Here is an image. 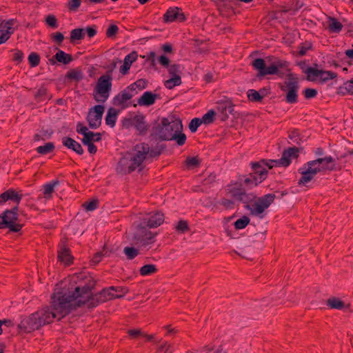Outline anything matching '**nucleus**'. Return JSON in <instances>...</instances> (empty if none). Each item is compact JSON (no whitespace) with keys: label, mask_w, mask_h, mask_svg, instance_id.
<instances>
[{"label":"nucleus","mask_w":353,"mask_h":353,"mask_svg":"<svg viewBox=\"0 0 353 353\" xmlns=\"http://www.w3.org/2000/svg\"><path fill=\"white\" fill-rule=\"evenodd\" d=\"M135 95L129 86L116 95L113 99V104L116 106H123L128 101Z\"/></svg>","instance_id":"obj_18"},{"label":"nucleus","mask_w":353,"mask_h":353,"mask_svg":"<svg viewBox=\"0 0 353 353\" xmlns=\"http://www.w3.org/2000/svg\"><path fill=\"white\" fill-rule=\"evenodd\" d=\"M299 153V150L296 147L289 148L283 152L281 159L278 160H269L267 165L269 169L272 168L274 166L288 167L291 163L292 159L298 158Z\"/></svg>","instance_id":"obj_12"},{"label":"nucleus","mask_w":353,"mask_h":353,"mask_svg":"<svg viewBox=\"0 0 353 353\" xmlns=\"http://www.w3.org/2000/svg\"><path fill=\"white\" fill-rule=\"evenodd\" d=\"M68 290L55 292L52 296V306L45 307L23 319L19 325L21 330L26 332L37 330L50 323L53 319L61 320L70 313L73 306Z\"/></svg>","instance_id":"obj_1"},{"label":"nucleus","mask_w":353,"mask_h":353,"mask_svg":"<svg viewBox=\"0 0 353 353\" xmlns=\"http://www.w3.org/2000/svg\"><path fill=\"white\" fill-rule=\"evenodd\" d=\"M327 305L332 309L342 310L345 307V303L336 297H331L327 300Z\"/></svg>","instance_id":"obj_33"},{"label":"nucleus","mask_w":353,"mask_h":353,"mask_svg":"<svg viewBox=\"0 0 353 353\" xmlns=\"http://www.w3.org/2000/svg\"><path fill=\"white\" fill-rule=\"evenodd\" d=\"M9 21L0 23V44L5 43L13 33Z\"/></svg>","instance_id":"obj_25"},{"label":"nucleus","mask_w":353,"mask_h":353,"mask_svg":"<svg viewBox=\"0 0 353 353\" xmlns=\"http://www.w3.org/2000/svg\"><path fill=\"white\" fill-rule=\"evenodd\" d=\"M163 19L165 22H172L176 20L183 21L185 20V17L181 10L175 7L170 8L164 14Z\"/></svg>","instance_id":"obj_19"},{"label":"nucleus","mask_w":353,"mask_h":353,"mask_svg":"<svg viewBox=\"0 0 353 353\" xmlns=\"http://www.w3.org/2000/svg\"><path fill=\"white\" fill-rule=\"evenodd\" d=\"M280 88L286 93L285 101L288 103L293 104L298 101L299 84L298 79L292 74L288 75L287 80L280 85Z\"/></svg>","instance_id":"obj_9"},{"label":"nucleus","mask_w":353,"mask_h":353,"mask_svg":"<svg viewBox=\"0 0 353 353\" xmlns=\"http://www.w3.org/2000/svg\"><path fill=\"white\" fill-rule=\"evenodd\" d=\"M7 193H8V198L9 200L12 201L14 203H15L17 205H19L20 203L21 199H22V194H19L17 192H16L14 189H8L6 190Z\"/></svg>","instance_id":"obj_42"},{"label":"nucleus","mask_w":353,"mask_h":353,"mask_svg":"<svg viewBox=\"0 0 353 353\" xmlns=\"http://www.w3.org/2000/svg\"><path fill=\"white\" fill-rule=\"evenodd\" d=\"M81 3V0H70L68 2V9L70 11H77V9L80 7Z\"/></svg>","instance_id":"obj_55"},{"label":"nucleus","mask_w":353,"mask_h":353,"mask_svg":"<svg viewBox=\"0 0 353 353\" xmlns=\"http://www.w3.org/2000/svg\"><path fill=\"white\" fill-rule=\"evenodd\" d=\"M130 122V125L135 128L139 134H145L149 129V125L146 123L145 117L143 114L135 115Z\"/></svg>","instance_id":"obj_17"},{"label":"nucleus","mask_w":353,"mask_h":353,"mask_svg":"<svg viewBox=\"0 0 353 353\" xmlns=\"http://www.w3.org/2000/svg\"><path fill=\"white\" fill-rule=\"evenodd\" d=\"M268 161L261 160L259 162H252L251 167L253 172L252 174H254L257 176V178L259 179V181H263L268 175V170L266 168H268L267 163Z\"/></svg>","instance_id":"obj_16"},{"label":"nucleus","mask_w":353,"mask_h":353,"mask_svg":"<svg viewBox=\"0 0 353 353\" xmlns=\"http://www.w3.org/2000/svg\"><path fill=\"white\" fill-rule=\"evenodd\" d=\"M112 76L107 72L101 76L96 85L94 99L97 102L104 103L108 99L112 88Z\"/></svg>","instance_id":"obj_8"},{"label":"nucleus","mask_w":353,"mask_h":353,"mask_svg":"<svg viewBox=\"0 0 353 353\" xmlns=\"http://www.w3.org/2000/svg\"><path fill=\"white\" fill-rule=\"evenodd\" d=\"M157 271V267L153 264L145 265L141 268L139 272L142 276L151 275L156 273Z\"/></svg>","instance_id":"obj_41"},{"label":"nucleus","mask_w":353,"mask_h":353,"mask_svg":"<svg viewBox=\"0 0 353 353\" xmlns=\"http://www.w3.org/2000/svg\"><path fill=\"white\" fill-rule=\"evenodd\" d=\"M73 58L71 54L65 53L61 50H59L55 55L50 59L52 64H55L56 61L67 65L72 61Z\"/></svg>","instance_id":"obj_22"},{"label":"nucleus","mask_w":353,"mask_h":353,"mask_svg":"<svg viewBox=\"0 0 353 353\" xmlns=\"http://www.w3.org/2000/svg\"><path fill=\"white\" fill-rule=\"evenodd\" d=\"M103 112L104 107L102 105H97L90 109L87 121L90 128L97 129L101 125Z\"/></svg>","instance_id":"obj_13"},{"label":"nucleus","mask_w":353,"mask_h":353,"mask_svg":"<svg viewBox=\"0 0 353 353\" xmlns=\"http://www.w3.org/2000/svg\"><path fill=\"white\" fill-rule=\"evenodd\" d=\"M248 97L252 102H260L262 101L259 92L254 89H250L248 91Z\"/></svg>","instance_id":"obj_49"},{"label":"nucleus","mask_w":353,"mask_h":353,"mask_svg":"<svg viewBox=\"0 0 353 353\" xmlns=\"http://www.w3.org/2000/svg\"><path fill=\"white\" fill-rule=\"evenodd\" d=\"M150 148L148 143L137 144L132 150L121 158L118 166L124 173H131L135 170H141L143 163L150 154Z\"/></svg>","instance_id":"obj_4"},{"label":"nucleus","mask_w":353,"mask_h":353,"mask_svg":"<svg viewBox=\"0 0 353 353\" xmlns=\"http://www.w3.org/2000/svg\"><path fill=\"white\" fill-rule=\"evenodd\" d=\"M183 125L180 119L171 121L163 118L161 123L153 128V134L160 140H174L179 145H183L186 141V136L182 132Z\"/></svg>","instance_id":"obj_5"},{"label":"nucleus","mask_w":353,"mask_h":353,"mask_svg":"<svg viewBox=\"0 0 353 353\" xmlns=\"http://www.w3.org/2000/svg\"><path fill=\"white\" fill-rule=\"evenodd\" d=\"M54 148L55 146L53 143L48 142L43 145L37 147L36 150L39 154L45 155L52 152L54 150Z\"/></svg>","instance_id":"obj_39"},{"label":"nucleus","mask_w":353,"mask_h":353,"mask_svg":"<svg viewBox=\"0 0 353 353\" xmlns=\"http://www.w3.org/2000/svg\"><path fill=\"white\" fill-rule=\"evenodd\" d=\"M187 353H226L221 347L214 349L210 345H205L197 350L188 352Z\"/></svg>","instance_id":"obj_31"},{"label":"nucleus","mask_w":353,"mask_h":353,"mask_svg":"<svg viewBox=\"0 0 353 353\" xmlns=\"http://www.w3.org/2000/svg\"><path fill=\"white\" fill-rule=\"evenodd\" d=\"M148 85V81L143 79H140L137 80L133 83L130 84L129 86V89H131V90L134 94H137L138 93V91L142 90L146 88Z\"/></svg>","instance_id":"obj_32"},{"label":"nucleus","mask_w":353,"mask_h":353,"mask_svg":"<svg viewBox=\"0 0 353 353\" xmlns=\"http://www.w3.org/2000/svg\"><path fill=\"white\" fill-rule=\"evenodd\" d=\"M67 77L71 79L79 81L82 78V73L80 71L73 70L67 73Z\"/></svg>","instance_id":"obj_59"},{"label":"nucleus","mask_w":353,"mask_h":353,"mask_svg":"<svg viewBox=\"0 0 353 353\" xmlns=\"http://www.w3.org/2000/svg\"><path fill=\"white\" fill-rule=\"evenodd\" d=\"M249 223L250 219L246 216H243L241 218L237 219L234 222V225L235 229L241 230L245 228L248 225Z\"/></svg>","instance_id":"obj_45"},{"label":"nucleus","mask_w":353,"mask_h":353,"mask_svg":"<svg viewBox=\"0 0 353 353\" xmlns=\"http://www.w3.org/2000/svg\"><path fill=\"white\" fill-rule=\"evenodd\" d=\"M46 23L48 26L52 28H57L58 27L57 19L53 14H49L46 18Z\"/></svg>","instance_id":"obj_52"},{"label":"nucleus","mask_w":353,"mask_h":353,"mask_svg":"<svg viewBox=\"0 0 353 353\" xmlns=\"http://www.w3.org/2000/svg\"><path fill=\"white\" fill-rule=\"evenodd\" d=\"M312 44L310 43H301L300 46H299V54L300 56H303L306 54L307 50L311 49Z\"/></svg>","instance_id":"obj_60"},{"label":"nucleus","mask_w":353,"mask_h":353,"mask_svg":"<svg viewBox=\"0 0 353 353\" xmlns=\"http://www.w3.org/2000/svg\"><path fill=\"white\" fill-rule=\"evenodd\" d=\"M335 169V160L331 156L324 158H318L315 160L307 161L303 167L298 170L301 174L298 183L300 185H305L311 181L314 177L321 172L332 171Z\"/></svg>","instance_id":"obj_3"},{"label":"nucleus","mask_w":353,"mask_h":353,"mask_svg":"<svg viewBox=\"0 0 353 353\" xmlns=\"http://www.w3.org/2000/svg\"><path fill=\"white\" fill-rule=\"evenodd\" d=\"M85 37V30L83 28H75L70 32V40L71 43L77 40H81Z\"/></svg>","instance_id":"obj_37"},{"label":"nucleus","mask_w":353,"mask_h":353,"mask_svg":"<svg viewBox=\"0 0 353 353\" xmlns=\"http://www.w3.org/2000/svg\"><path fill=\"white\" fill-rule=\"evenodd\" d=\"M101 139V134L99 132H93L90 131L88 134H85V137L82 139V142H97Z\"/></svg>","instance_id":"obj_40"},{"label":"nucleus","mask_w":353,"mask_h":353,"mask_svg":"<svg viewBox=\"0 0 353 353\" xmlns=\"http://www.w3.org/2000/svg\"><path fill=\"white\" fill-rule=\"evenodd\" d=\"M336 77V74L331 71H325L321 70L320 79L322 81H327L330 79H333Z\"/></svg>","instance_id":"obj_48"},{"label":"nucleus","mask_w":353,"mask_h":353,"mask_svg":"<svg viewBox=\"0 0 353 353\" xmlns=\"http://www.w3.org/2000/svg\"><path fill=\"white\" fill-rule=\"evenodd\" d=\"M327 28L330 32L339 33L343 28L342 23L334 17H329L327 20Z\"/></svg>","instance_id":"obj_29"},{"label":"nucleus","mask_w":353,"mask_h":353,"mask_svg":"<svg viewBox=\"0 0 353 353\" xmlns=\"http://www.w3.org/2000/svg\"><path fill=\"white\" fill-rule=\"evenodd\" d=\"M117 115L118 111L116 109L113 108H109L105 117V123L110 127H114L116 123Z\"/></svg>","instance_id":"obj_30"},{"label":"nucleus","mask_w":353,"mask_h":353,"mask_svg":"<svg viewBox=\"0 0 353 353\" xmlns=\"http://www.w3.org/2000/svg\"><path fill=\"white\" fill-rule=\"evenodd\" d=\"M62 143L64 146L72 150L78 154L81 155L83 154L84 151L81 144L72 138L68 137H63L62 139Z\"/></svg>","instance_id":"obj_24"},{"label":"nucleus","mask_w":353,"mask_h":353,"mask_svg":"<svg viewBox=\"0 0 353 353\" xmlns=\"http://www.w3.org/2000/svg\"><path fill=\"white\" fill-rule=\"evenodd\" d=\"M202 121L199 118H194L189 124V129L192 132H195L198 128L201 125Z\"/></svg>","instance_id":"obj_51"},{"label":"nucleus","mask_w":353,"mask_h":353,"mask_svg":"<svg viewBox=\"0 0 353 353\" xmlns=\"http://www.w3.org/2000/svg\"><path fill=\"white\" fill-rule=\"evenodd\" d=\"M239 180L242 183L244 190L252 189L262 182L259 181V179L257 178V176L252 173H250L246 176H244V178L239 179Z\"/></svg>","instance_id":"obj_21"},{"label":"nucleus","mask_w":353,"mask_h":353,"mask_svg":"<svg viewBox=\"0 0 353 353\" xmlns=\"http://www.w3.org/2000/svg\"><path fill=\"white\" fill-rule=\"evenodd\" d=\"M157 97L158 95L157 94L147 91L143 92V94L138 99L137 103L140 106H150L155 103Z\"/></svg>","instance_id":"obj_20"},{"label":"nucleus","mask_w":353,"mask_h":353,"mask_svg":"<svg viewBox=\"0 0 353 353\" xmlns=\"http://www.w3.org/2000/svg\"><path fill=\"white\" fill-rule=\"evenodd\" d=\"M58 259L66 265H70L73 259L70 249L65 246H63L60 248L58 252Z\"/></svg>","instance_id":"obj_26"},{"label":"nucleus","mask_w":353,"mask_h":353,"mask_svg":"<svg viewBox=\"0 0 353 353\" xmlns=\"http://www.w3.org/2000/svg\"><path fill=\"white\" fill-rule=\"evenodd\" d=\"M270 64L266 66L265 61L262 58L254 59L252 65L254 70L258 71V77H264L268 74H278L279 68H285L288 66V63L277 57H268Z\"/></svg>","instance_id":"obj_6"},{"label":"nucleus","mask_w":353,"mask_h":353,"mask_svg":"<svg viewBox=\"0 0 353 353\" xmlns=\"http://www.w3.org/2000/svg\"><path fill=\"white\" fill-rule=\"evenodd\" d=\"M137 57L138 54L135 51H133L126 55L124 58L123 64L120 68V72L122 74H126L128 72L132 63L137 60Z\"/></svg>","instance_id":"obj_23"},{"label":"nucleus","mask_w":353,"mask_h":353,"mask_svg":"<svg viewBox=\"0 0 353 353\" xmlns=\"http://www.w3.org/2000/svg\"><path fill=\"white\" fill-rule=\"evenodd\" d=\"M339 94L345 95L347 94H353V78L347 81L342 86L339 88Z\"/></svg>","instance_id":"obj_35"},{"label":"nucleus","mask_w":353,"mask_h":353,"mask_svg":"<svg viewBox=\"0 0 353 353\" xmlns=\"http://www.w3.org/2000/svg\"><path fill=\"white\" fill-rule=\"evenodd\" d=\"M34 97L38 101H41L48 98L50 99L51 96H48L47 88L44 86H41L37 90V91L34 94Z\"/></svg>","instance_id":"obj_43"},{"label":"nucleus","mask_w":353,"mask_h":353,"mask_svg":"<svg viewBox=\"0 0 353 353\" xmlns=\"http://www.w3.org/2000/svg\"><path fill=\"white\" fill-rule=\"evenodd\" d=\"M95 286V281L90 275H81L79 283L72 290H68L70 298L74 307L86 305L88 307H94L107 301L121 297L111 292L110 288L93 294L92 290Z\"/></svg>","instance_id":"obj_2"},{"label":"nucleus","mask_w":353,"mask_h":353,"mask_svg":"<svg viewBox=\"0 0 353 353\" xmlns=\"http://www.w3.org/2000/svg\"><path fill=\"white\" fill-rule=\"evenodd\" d=\"M168 71L172 77L181 76V66L179 64H172L168 67Z\"/></svg>","instance_id":"obj_50"},{"label":"nucleus","mask_w":353,"mask_h":353,"mask_svg":"<svg viewBox=\"0 0 353 353\" xmlns=\"http://www.w3.org/2000/svg\"><path fill=\"white\" fill-rule=\"evenodd\" d=\"M19 207L14 206L12 209L5 210L0 215V229L8 228L10 232H19L23 227L18 214Z\"/></svg>","instance_id":"obj_7"},{"label":"nucleus","mask_w":353,"mask_h":353,"mask_svg":"<svg viewBox=\"0 0 353 353\" xmlns=\"http://www.w3.org/2000/svg\"><path fill=\"white\" fill-rule=\"evenodd\" d=\"M320 72L315 68L309 67L305 70V73L307 74V79L310 81H315L317 79H320Z\"/></svg>","instance_id":"obj_34"},{"label":"nucleus","mask_w":353,"mask_h":353,"mask_svg":"<svg viewBox=\"0 0 353 353\" xmlns=\"http://www.w3.org/2000/svg\"><path fill=\"white\" fill-rule=\"evenodd\" d=\"M216 110L221 121H225L228 119L229 114L234 111V105L230 100H221L216 103Z\"/></svg>","instance_id":"obj_15"},{"label":"nucleus","mask_w":353,"mask_h":353,"mask_svg":"<svg viewBox=\"0 0 353 353\" xmlns=\"http://www.w3.org/2000/svg\"><path fill=\"white\" fill-rule=\"evenodd\" d=\"M28 61L30 67H36L40 63V57L36 52H31L28 56Z\"/></svg>","instance_id":"obj_47"},{"label":"nucleus","mask_w":353,"mask_h":353,"mask_svg":"<svg viewBox=\"0 0 353 353\" xmlns=\"http://www.w3.org/2000/svg\"><path fill=\"white\" fill-rule=\"evenodd\" d=\"M256 199V195L253 193H247L245 192V190L242 191L241 193V195L239 196V197L236 199V200H239L243 203L247 205H250V203L253 201H254Z\"/></svg>","instance_id":"obj_36"},{"label":"nucleus","mask_w":353,"mask_h":353,"mask_svg":"<svg viewBox=\"0 0 353 353\" xmlns=\"http://www.w3.org/2000/svg\"><path fill=\"white\" fill-rule=\"evenodd\" d=\"M98 206V201L97 200H92L90 201L85 202L83 204V207L87 210V211H92L97 209Z\"/></svg>","instance_id":"obj_56"},{"label":"nucleus","mask_w":353,"mask_h":353,"mask_svg":"<svg viewBox=\"0 0 353 353\" xmlns=\"http://www.w3.org/2000/svg\"><path fill=\"white\" fill-rule=\"evenodd\" d=\"M77 132L85 137V134H88L90 131L86 126H84L81 123H78L77 125Z\"/></svg>","instance_id":"obj_63"},{"label":"nucleus","mask_w":353,"mask_h":353,"mask_svg":"<svg viewBox=\"0 0 353 353\" xmlns=\"http://www.w3.org/2000/svg\"><path fill=\"white\" fill-rule=\"evenodd\" d=\"M215 114V111L214 110H210L202 117L201 120L203 123L206 125L212 123L214 120Z\"/></svg>","instance_id":"obj_44"},{"label":"nucleus","mask_w":353,"mask_h":353,"mask_svg":"<svg viewBox=\"0 0 353 353\" xmlns=\"http://www.w3.org/2000/svg\"><path fill=\"white\" fill-rule=\"evenodd\" d=\"M164 214L161 211L148 212L141 218L143 224L149 228H155L160 226L164 221Z\"/></svg>","instance_id":"obj_14"},{"label":"nucleus","mask_w":353,"mask_h":353,"mask_svg":"<svg viewBox=\"0 0 353 353\" xmlns=\"http://www.w3.org/2000/svg\"><path fill=\"white\" fill-rule=\"evenodd\" d=\"M289 139L292 141L293 143L299 145L301 142L299 133L297 130H294L290 132L288 135Z\"/></svg>","instance_id":"obj_53"},{"label":"nucleus","mask_w":353,"mask_h":353,"mask_svg":"<svg viewBox=\"0 0 353 353\" xmlns=\"http://www.w3.org/2000/svg\"><path fill=\"white\" fill-rule=\"evenodd\" d=\"M275 198V194H267L259 198L252 204L245 205V208L250 210L252 214L260 216L273 203Z\"/></svg>","instance_id":"obj_11"},{"label":"nucleus","mask_w":353,"mask_h":353,"mask_svg":"<svg viewBox=\"0 0 353 353\" xmlns=\"http://www.w3.org/2000/svg\"><path fill=\"white\" fill-rule=\"evenodd\" d=\"M52 39L54 41H55L56 43H57L59 45L61 44V43L63 42V39H64V36L63 34L61 33V32H56V33H53L52 35H51Z\"/></svg>","instance_id":"obj_64"},{"label":"nucleus","mask_w":353,"mask_h":353,"mask_svg":"<svg viewBox=\"0 0 353 353\" xmlns=\"http://www.w3.org/2000/svg\"><path fill=\"white\" fill-rule=\"evenodd\" d=\"M59 181L57 180L52 181L48 183L43 185V198L50 199L52 198V194L54 191V188L59 185Z\"/></svg>","instance_id":"obj_28"},{"label":"nucleus","mask_w":353,"mask_h":353,"mask_svg":"<svg viewBox=\"0 0 353 353\" xmlns=\"http://www.w3.org/2000/svg\"><path fill=\"white\" fill-rule=\"evenodd\" d=\"M303 94L306 99H312L316 97L317 90L314 88H306L303 91Z\"/></svg>","instance_id":"obj_58"},{"label":"nucleus","mask_w":353,"mask_h":353,"mask_svg":"<svg viewBox=\"0 0 353 353\" xmlns=\"http://www.w3.org/2000/svg\"><path fill=\"white\" fill-rule=\"evenodd\" d=\"M156 234V233L150 231L145 224H143V222L140 221L136 227L134 239L137 244L141 246H146L154 243Z\"/></svg>","instance_id":"obj_10"},{"label":"nucleus","mask_w":353,"mask_h":353,"mask_svg":"<svg viewBox=\"0 0 353 353\" xmlns=\"http://www.w3.org/2000/svg\"><path fill=\"white\" fill-rule=\"evenodd\" d=\"M186 164L190 167H196L199 165V159L196 157H188L186 159Z\"/></svg>","instance_id":"obj_62"},{"label":"nucleus","mask_w":353,"mask_h":353,"mask_svg":"<svg viewBox=\"0 0 353 353\" xmlns=\"http://www.w3.org/2000/svg\"><path fill=\"white\" fill-rule=\"evenodd\" d=\"M110 290H111V292L114 294L120 293L119 295H121V296L125 294L128 292V290L126 288L121 287V286H119V287L111 286V287H110Z\"/></svg>","instance_id":"obj_61"},{"label":"nucleus","mask_w":353,"mask_h":353,"mask_svg":"<svg viewBox=\"0 0 353 353\" xmlns=\"http://www.w3.org/2000/svg\"><path fill=\"white\" fill-rule=\"evenodd\" d=\"M124 254L128 259H133L139 254V250L133 247H125L123 250Z\"/></svg>","instance_id":"obj_46"},{"label":"nucleus","mask_w":353,"mask_h":353,"mask_svg":"<svg viewBox=\"0 0 353 353\" xmlns=\"http://www.w3.org/2000/svg\"><path fill=\"white\" fill-rule=\"evenodd\" d=\"M227 190L232 197L236 199L239 196L241 195L242 191L244 190V188L239 180V182L232 183L228 185Z\"/></svg>","instance_id":"obj_27"},{"label":"nucleus","mask_w":353,"mask_h":353,"mask_svg":"<svg viewBox=\"0 0 353 353\" xmlns=\"http://www.w3.org/2000/svg\"><path fill=\"white\" fill-rule=\"evenodd\" d=\"M119 28L116 25H110L106 30V37L108 38L114 37L118 32Z\"/></svg>","instance_id":"obj_57"},{"label":"nucleus","mask_w":353,"mask_h":353,"mask_svg":"<svg viewBox=\"0 0 353 353\" xmlns=\"http://www.w3.org/2000/svg\"><path fill=\"white\" fill-rule=\"evenodd\" d=\"M182 81L181 76L172 77L170 79L166 80L164 82V85L166 88L171 90L175 86L180 85Z\"/></svg>","instance_id":"obj_38"},{"label":"nucleus","mask_w":353,"mask_h":353,"mask_svg":"<svg viewBox=\"0 0 353 353\" xmlns=\"http://www.w3.org/2000/svg\"><path fill=\"white\" fill-rule=\"evenodd\" d=\"M175 228L178 232L184 233L189 230L188 222L184 220H181L178 222Z\"/></svg>","instance_id":"obj_54"}]
</instances>
